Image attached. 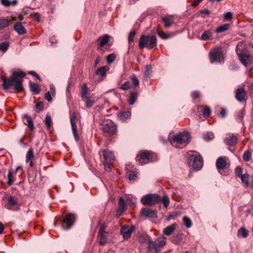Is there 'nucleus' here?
I'll return each mask as SVG.
<instances>
[{"instance_id":"f257e3e1","label":"nucleus","mask_w":253,"mask_h":253,"mask_svg":"<svg viewBox=\"0 0 253 253\" xmlns=\"http://www.w3.org/2000/svg\"><path fill=\"white\" fill-rule=\"evenodd\" d=\"M26 74L22 71L12 72L10 78L6 79L5 77L2 76L1 80L3 82V87L7 89L10 86L13 85L16 92H20L23 90L22 84L23 79Z\"/></svg>"},{"instance_id":"f03ea898","label":"nucleus","mask_w":253,"mask_h":253,"mask_svg":"<svg viewBox=\"0 0 253 253\" xmlns=\"http://www.w3.org/2000/svg\"><path fill=\"white\" fill-rule=\"evenodd\" d=\"M236 51L241 62L245 66L251 64L252 57L248 50L245 48V43L240 42L237 45Z\"/></svg>"},{"instance_id":"7ed1b4c3","label":"nucleus","mask_w":253,"mask_h":253,"mask_svg":"<svg viewBox=\"0 0 253 253\" xmlns=\"http://www.w3.org/2000/svg\"><path fill=\"white\" fill-rule=\"evenodd\" d=\"M190 135L188 133L183 132L174 135L171 141L173 146L181 147L180 145L185 146L189 142Z\"/></svg>"},{"instance_id":"20e7f679","label":"nucleus","mask_w":253,"mask_h":253,"mask_svg":"<svg viewBox=\"0 0 253 253\" xmlns=\"http://www.w3.org/2000/svg\"><path fill=\"white\" fill-rule=\"evenodd\" d=\"M157 39L155 36H142L140 39L139 46L140 48L146 46L149 49H152L157 45Z\"/></svg>"},{"instance_id":"39448f33","label":"nucleus","mask_w":253,"mask_h":253,"mask_svg":"<svg viewBox=\"0 0 253 253\" xmlns=\"http://www.w3.org/2000/svg\"><path fill=\"white\" fill-rule=\"evenodd\" d=\"M188 165L197 170H200L203 166L202 156L198 154H193L188 159Z\"/></svg>"},{"instance_id":"423d86ee","label":"nucleus","mask_w":253,"mask_h":253,"mask_svg":"<svg viewBox=\"0 0 253 253\" xmlns=\"http://www.w3.org/2000/svg\"><path fill=\"white\" fill-rule=\"evenodd\" d=\"M161 201L160 196L157 194H148L143 196L141 202L143 205L152 206Z\"/></svg>"},{"instance_id":"0eeeda50","label":"nucleus","mask_w":253,"mask_h":253,"mask_svg":"<svg viewBox=\"0 0 253 253\" xmlns=\"http://www.w3.org/2000/svg\"><path fill=\"white\" fill-rule=\"evenodd\" d=\"M210 60L211 63H220L223 60V55L220 48H214L211 51Z\"/></svg>"},{"instance_id":"6e6552de","label":"nucleus","mask_w":253,"mask_h":253,"mask_svg":"<svg viewBox=\"0 0 253 253\" xmlns=\"http://www.w3.org/2000/svg\"><path fill=\"white\" fill-rule=\"evenodd\" d=\"M107 226L105 223L100 224L98 232V240L99 244L101 246L104 245L107 242V234L105 231Z\"/></svg>"},{"instance_id":"1a4fd4ad","label":"nucleus","mask_w":253,"mask_h":253,"mask_svg":"<svg viewBox=\"0 0 253 253\" xmlns=\"http://www.w3.org/2000/svg\"><path fill=\"white\" fill-rule=\"evenodd\" d=\"M136 161L141 166L149 163L150 162V153L147 151L142 152L136 156Z\"/></svg>"},{"instance_id":"9d476101","label":"nucleus","mask_w":253,"mask_h":253,"mask_svg":"<svg viewBox=\"0 0 253 253\" xmlns=\"http://www.w3.org/2000/svg\"><path fill=\"white\" fill-rule=\"evenodd\" d=\"M102 129L105 133L112 135L116 131V126L112 122H107L102 125Z\"/></svg>"},{"instance_id":"9b49d317","label":"nucleus","mask_w":253,"mask_h":253,"mask_svg":"<svg viewBox=\"0 0 253 253\" xmlns=\"http://www.w3.org/2000/svg\"><path fill=\"white\" fill-rule=\"evenodd\" d=\"M75 220V215L72 213H70L64 218L62 221V227L65 229H69L74 224Z\"/></svg>"},{"instance_id":"f8f14e48","label":"nucleus","mask_w":253,"mask_h":253,"mask_svg":"<svg viewBox=\"0 0 253 253\" xmlns=\"http://www.w3.org/2000/svg\"><path fill=\"white\" fill-rule=\"evenodd\" d=\"M76 117L75 113H73L70 116V122L72 126V132L74 135V137L75 138V139L76 141H78L79 140V137L78 135L77 132V129H76Z\"/></svg>"},{"instance_id":"ddd939ff","label":"nucleus","mask_w":253,"mask_h":253,"mask_svg":"<svg viewBox=\"0 0 253 253\" xmlns=\"http://www.w3.org/2000/svg\"><path fill=\"white\" fill-rule=\"evenodd\" d=\"M141 214L146 218H154L157 217V211L150 209L143 208L141 210Z\"/></svg>"},{"instance_id":"4468645a","label":"nucleus","mask_w":253,"mask_h":253,"mask_svg":"<svg viewBox=\"0 0 253 253\" xmlns=\"http://www.w3.org/2000/svg\"><path fill=\"white\" fill-rule=\"evenodd\" d=\"M135 229L134 226H131L130 227H124L121 228V232L124 239H128Z\"/></svg>"},{"instance_id":"2eb2a0df","label":"nucleus","mask_w":253,"mask_h":253,"mask_svg":"<svg viewBox=\"0 0 253 253\" xmlns=\"http://www.w3.org/2000/svg\"><path fill=\"white\" fill-rule=\"evenodd\" d=\"M227 162L226 157H219L216 161V167L218 170L224 169L226 168Z\"/></svg>"},{"instance_id":"dca6fc26","label":"nucleus","mask_w":253,"mask_h":253,"mask_svg":"<svg viewBox=\"0 0 253 253\" xmlns=\"http://www.w3.org/2000/svg\"><path fill=\"white\" fill-rule=\"evenodd\" d=\"M237 141V136L233 134H228L226 135L224 142L228 145L233 146L236 144Z\"/></svg>"},{"instance_id":"f3484780","label":"nucleus","mask_w":253,"mask_h":253,"mask_svg":"<svg viewBox=\"0 0 253 253\" xmlns=\"http://www.w3.org/2000/svg\"><path fill=\"white\" fill-rule=\"evenodd\" d=\"M246 95V91L243 88H239L236 91L235 97L238 101L242 102L245 100Z\"/></svg>"},{"instance_id":"a211bd4d","label":"nucleus","mask_w":253,"mask_h":253,"mask_svg":"<svg viewBox=\"0 0 253 253\" xmlns=\"http://www.w3.org/2000/svg\"><path fill=\"white\" fill-rule=\"evenodd\" d=\"M13 29L19 35H23L27 32L26 30L21 22H16L14 25Z\"/></svg>"},{"instance_id":"6ab92c4d","label":"nucleus","mask_w":253,"mask_h":253,"mask_svg":"<svg viewBox=\"0 0 253 253\" xmlns=\"http://www.w3.org/2000/svg\"><path fill=\"white\" fill-rule=\"evenodd\" d=\"M103 155L105 161L113 162L115 161V156L111 151L104 150Z\"/></svg>"},{"instance_id":"aec40b11","label":"nucleus","mask_w":253,"mask_h":253,"mask_svg":"<svg viewBox=\"0 0 253 253\" xmlns=\"http://www.w3.org/2000/svg\"><path fill=\"white\" fill-rule=\"evenodd\" d=\"M166 240V238L164 236L160 237L156 240L157 253L160 251L161 248L165 245Z\"/></svg>"},{"instance_id":"412c9836","label":"nucleus","mask_w":253,"mask_h":253,"mask_svg":"<svg viewBox=\"0 0 253 253\" xmlns=\"http://www.w3.org/2000/svg\"><path fill=\"white\" fill-rule=\"evenodd\" d=\"M34 151L33 149L30 148L26 154V162L27 163H29V165L31 167H32L34 166L33 163L32 161V159L34 158Z\"/></svg>"},{"instance_id":"4be33fe9","label":"nucleus","mask_w":253,"mask_h":253,"mask_svg":"<svg viewBox=\"0 0 253 253\" xmlns=\"http://www.w3.org/2000/svg\"><path fill=\"white\" fill-rule=\"evenodd\" d=\"M18 204L17 199L15 197L10 196L8 199V204L5 206L7 209L11 210L12 207L17 205Z\"/></svg>"},{"instance_id":"5701e85b","label":"nucleus","mask_w":253,"mask_h":253,"mask_svg":"<svg viewBox=\"0 0 253 253\" xmlns=\"http://www.w3.org/2000/svg\"><path fill=\"white\" fill-rule=\"evenodd\" d=\"M23 118L26 120V122H24V124L27 125L31 130H33L34 129V124L31 117L27 114H24Z\"/></svg>"},{"instance_id":"b1692460","label":"nucleus","mask_w":253,"mask_h":253,"mask_svg":"<svg viewBox=\"0 0 253 253\" xmlns=\"http://www.w3.org/2000/svg\"><path fill=\"white\" fill-rule=\"evenodd\" d=\"M176 224L173 223L169 226L166 227L163 230V233L167 236L170 235L175 230Z\"/></svg>"},{"instance_id":"393cba45","label":"nucleus","mask_w":253,"mask_h":253,"mask_svg":"<svg viewBox=\"0 0 253 253\" xmlns=\"http://www.w3.org/2000/svg\"><path fill=\"white\" fill-rule=\"evenodd\" d=\"M249 231L246 229L244 227H241L238 230L237 233V235L239 238H245L249 235Z\"/></svg>"},{"instance_id":"a878e982","label":"nucleus","mask_w":253,"mask_h":253,"mask_svg":"<svg viewBox=\"0 0 253 253\" xmlns=\"http://www.w3.org/2000/svg\"><path fill=\"white\" fill-rule=\"evenodd\" d=\"M212 37V32L210 30L205 31L201 35V39L203 41H207L211 40Z\"/></svg>"},{"instance_id":"bb28decb","label":"nucleus","mask_w":253,"mask_h":253,"mask_svg":"<svg viewBox=\"0 0 253 253\" xmlns=\"http://www.w3.org/2000/svg\"><path fill=\"white\" fill-rule=\"evenodd\" d=\"M138 93L137 91H132L130 92L128 99V103L129 105H133L137 100Z\"/></svg>"},{"instance_id":"cd10ccee","label":"nucleus","mask_w":253,"mask_h":253,"mask_svg":"<svg viewBox=\"0 0 253 253\" xmlns=\"http://www.w3.org/2000/svg\"><path fill=\"white\" fill-rule=\"evenodd\" d=\"M109 69V67L107 66H103L97 70L95 72V73L97 75H99L102 77H105L106 76L107 71H108Z\"/></svg>"},{"instance_id":"c85d7f7f","label":"nucleus","mask_w":253,"mask_h":253,"mask_svg":"<svg viewBox=\"0 0 253 253\" xmlns=\"http://www.w3.org/2000/svg\"><path fill=\"white\" fill-rule=\"evenodd\" d=\"M88 89L87 88V84L86 83H84L83 84L81 89V97L83 98L86 96H88Z\"/></svg>"},{"instance_id":"c756f323","label":"nucleus","mask_w":253,"mask_h":253,"mask_svg":"<svg viewBox=\"0 0 253 253\" xmlns=\"http://www.w3.org/2000/svg\"><path fill=\"white\" fill-rule=\"evenodd\" d=\"M0 1L1 4L6 7H8L10 5L15 6L18 3L17 0H0Z\"/></svg>"},{"instance_id":"7c9ffc66","label":"nucleus","mask_w":253,"mask_h":253,"mask_svg":"<svg viewBox=\"0 0 253 253\" xmlns=\"http://www.w3.org/2000/svg\"><path fill=\"white\" fill-rule=\"evenodd\" d=\"M119 119L122 121H125L127 119L130 118L131 113L130 112H124L120 113L118 115Z\"/></svg>"},{"instance_id":"2f4dec72","label":"nucleus","mask_w":253,"mask_h":253,"mask_svg":"<svg viewBox=\"0 0 253 253\" xmlns=\"http://www.w3.org/2000/svg\"><path fill=\"white\" fill-rule=\"evenodd\" d=\"M10 24L8 20L5 18L0 19V30H2L9 26Z\"/></svg>"},{"instance_id":"473e14b6","label":"nucleus","mask_w":253,"mask_h":253,"mask_svg":"<svg viewBox=\"0 0 253 253\" xmlns=\"http://www.w3.org/2000/svg\"><path fill=\"white\" fill-rule=\"evenodd\" d=\"M119 209L118 213L120 212V214H122L126 208L124 199L122 197L119 199Z\"/></svg>"},{"instance_id":"72a5a7b5","label":"nucleus","mask_w":253,"mask_h":253,"mask_svg":"<svg viewBox=\"0 0 253 253\" xmlns=\"http://www.w3.org/2000/svg\"><path fill=\"white\" fill-rule=\"evenodd\" d=\"M146 239L148 241V248L150 250H152L153 249H155V251L157 252V245L156 241L153 242L150 238V236H146Z\"/></svg>"},{"instance_id":"f704fd0d","label":"nucleus","mask_w":253,"mask_h":253,"mask_svg":"<svg viewBox=\"0 0 253 253\" xmlns=\"http://www.w3.org/2000/svg\"><path fill=\"white\" fill-rule=\"evenodd\" d=\"M30 87L31 91L35 94H37L40 93L39 87L37 84L30 82Z\"/></svg>"},{"instance_id":"c9c22d12","label":"nucleus","mask_w":253,"mask_h":253,"mask_svg":"<svg viewBox=\"0 0 253 253\" xmlns=\"http://www.w3.org/2000/svg\"><path fill=\"white\" fill-rule=\"evenodd\" d=\"M230 27V24L226 23L218 27L215 31L217 33L223 32L227 31Z\"/></svg>"},{"instance_id":"e433bc0d","label":"nucleus","mask_w":253,"mask_h":253,"mask_svg":"<svg viewBox=\"0 0 253 253\" xmlns=\"http://www.w3.org/2000/svg\"><path fill=\"white\" fill-rule=\"evenodd\" d=\"M82 99L85 102L86 107L87 108L92 106L94 103V101L92 100L89 96L83 98Z\"/></svg>"},{"instance_id":"4c0bfd02","label":"nucleus","mask_w":253,"mask_h":253,"mask_svg":"<svg viewBox=\"0 0 253 253\" xmlns=\"http://www.w3.org/2000/svg\"><path fill=\"white\" fill-rule=\"evenodd\" d=\"M109 36L108 35H105L103 36L100 37L98 40L100 41V46L102 47L106 44H107L109 41Z\"/></svg>"},{"instance_id":"58836bf2","label":"nucleus","mask_w":253,"mask_h":253,"mask_svg":"<svg viewBox=\"0 0 253 253\" xmlns=\"http://www.w3.org/2000/svg\"><path fill=\"white\" fill-rule=\"evenodd\" d=\"M249 175L248 174H244L240 176L242 182L245 184L246 187L249 186Z\"/></svg>"},{"instance_id":"ea45409f","label":"nucleus","mask_w":253,"mask_h":253,"mask_svg":"<svg viewBox=\"0 0 253 253\" xmlns=\"http://www.w3.org/2000/svg\"><path fill=\"white\" fill-rule=\"evenodd\" d=\"M44 123L47 128H50L52 125V121L51 116L48 113L46 115Z\"/></svg>"},{"instance_id":"a19ab883","label":"nucleus","mask_w":253,"mask_h":253,"mask_svg":"<svg viewBox=\"0 0 253 253\" xmlns=\"http://www.w3.org/2000/svg\"><path fill=\"white\" fill-rule=\"evenodd\" d=\"M158 34L161 38L163 39H167L171 38L174 35L173 34H167L164 32L159 31H158Z\"/></svg>"},{"instance_id":"79ce46f5","label":"nucleus","mask_w":253,"mask_h":253,"mask_svg":"<svg viewBox=\"0 0 253 253\" xmlns=\"http://www.w3.org/2000/svg\"><path fill=\"white\" fill-rule=\"evenodd\" d=\"M161 201H162L165 208H167L169 204V199L167 195H165L162 199H161Z\"/></svg>"},{"instance_id":"37998d69","label":"nucleus","mask_w":253,"mask_h":253,"mask_svg":"<svg viewBox=\"0 0 253 253\" xmlns=\"http://www.w3.org/2000/svg\"><path fill=\"white\" fill-rule=\"evenodd\" d=\"M162 20L164 23L165 26L167 28H169L172 23L170 18L166 17H163Z\"/></svg>"},{"instance_id":"c03bdc74","label":"nucleus","mask_w":253,"mask_h":253,"mask_svg":"<svg viewBox=\"0 0 253 253\" xmlns=\"http://www.w3.org/2000/svg\"><path fill=\"white\" fill-rule=\"evenodd\" d=\"M9 43L7 42L0 43V50H1L3 52H5L9 47Z\"/></svg>"},{"instance_id":"a18cd8bd","label":"nucleus","mask_w":253,"mask_h":253,"mask_svg":"<svg viewBox=\"0 0 253 253\" xmlns=\"http://www.w3.org/2000/svg\"><path fill=\"white\" fill-rule=\"evenodd\" d=\"M183 221L184 223L185 226L189 228L192 226V222L190 218L188 217L185 216L183 218Z\"/></svg>"},{"instance_id":"49530a36","label":"nucleus","mask_w":253,"mask_h":253,"mask_svg":"<svg viewBox=\"0 0 253 253\" xmlns=\"http://www.w3.org/2000/svg\"><path fill=\"white\" fill-rule=\"evenodd\" d=\"M112 163V162H111L104 161L103 164L106 171L109 172L111 170Z\"/></svg>"},{"instance_id":"de8ad7c7","label":"nucleus","mask_w":253,"mask_h":253,"mask_svg":"<svg viewBox=\"0 0 253 253\" xmlns=\"http://www.w3.org/2000/svg\"><path fill=\"white\" fill-rule=\"evenodd\" d=\"M136 34V32L135 31H131L129 35H128V43L129 44H131V43L133 42V41H134V36Z\"/></svg>"},{"instance_id":"09e8293b","label":"nucleus","mask_w":253,"mask_h":253,"mask_svg":"<svg viewBox=\"0 0 253 253\" xmlns=\"http://www.w3.org/2000/svg\"><path fill=\"white\" fill-rule=\"evenodd\" d=\"M214 137V135L212 132H209L204 136V139L206 141L212 140Z\"/></svg>"},{"instance_id":"8fccbe9b","label":"nucleus","mask_w":253,"mask_h":253,"mask_svg":"<svg viewBox=\"0 0 253 253\" xmlns=\"http://www.w3.org/2000/svg\"><path fill=\"white\" fill-rule=\"evenodd\" d=\"M116 59V55L114 53L110 54L107 56L106 60L108 63L113 62Z\"/></svg>"},{"instance_id":"3c124183","label":"nucleus","mask_w":253,"mask_h":253,"mask_svg":"<svg viewBox=\"0 0 253 253\" xmlns=\"http://www.w3.org/2000/svg\"><path fill=\"white\" fill-rule=\"evenodd\" d=\"M7 178H8L7 184L9 186L11 185L14 182V179L12 178V172L11 170H9L8 171V173L7 175Z\"/></svg>"},{"instance_id":"603ef678","label":"nucleus","mask_w":253,"mask_h":253,"mask_svg":"<svg viewBox=\"0 0 253 253\" xmlns=\"http://www.w3.org/2000/svg\"><path fill=\"white\" fill-rule=\"evenodd\" d=\"M251 158V154L249 151L245 152L243 154V160L245 162H248Z\"/></svg>"},{"instance_id":"864d4df0","label":"nucleus","mask_w":253,"mask_h":253,"mask_svg":"<svg viewBox=\"0 0 253 253\" xmlns=\"http://www.w3.org/2000/svg\"><path fill=\"white\" fill-rule=\"evenodd\" d=\"M43 103L42 101L38 102L36 103L35 107H36V110L37 112H40V111H42L43 110Z\"/></svg>"},{"instance_id":"5fc2aeb1","label":"nucleus","mask_w":253,"mask_h":253,"mask_svg":"<svg viewBox=\"0 0 253 253\" xmlns=\"http://www.w3.org/2000/svg\"><path fill=\"white\" fill-rule=\"evenodd\" d=\"M152 72V67L150 65H146L145 66V75L147 77H149Z\"/></svg>"},{"instance_id":"6e6d98bb","label":"nucleus","mask_w":253,"mask_h":253,"mask_svg":"<svg viewBox=\"0 0 253 253\" xmlns=\"http://www.w3.org/2000/svg\"><path fill=\"white\" fill-rule=\"evenodd\" d=\"M245 115V111L244 109L241 110L238 113L237 117L240 121H242Z\"/></svg>"},{"instance_id":"4d7b16f0","label":"nucleus","mask_w":253,"mask_h":253,"mask_svg":"<svg viewBox=\"0 0 253 253\" xmlns=\"http://www.w3.org/2000/svg\"><path fill=\"white\" fill-rule=\"evenodd\" d=\"M211 110L210 108L207 106H205L203 109V114L205 117H209L211 114Z\"/></svg>"},{"instance_id":"13d9d810","label":"nucleus","mask_w":253,"mask_h":253,"mask_svg":"<svg viewBox=\"0 0 253 253\" xmlns=\"http://www.w3.org/2000/svg\"><path fill=\"white\" fill-rule=\"evenodd\" d=\"M131 87L130 82H126L124 83L121 86V88L123 90H126Z\"/></svg>"},{"instance_id":"bf43d9fd","label":"nucleus","mask_w":253,"mask_h":253,"mask_svg":"<svg viewBox=\"0 0 253 253\" xmlns=\"http://www.w3.org/2000/svg\"><path fill=\"white\" fill-rule=\"evenodd\" d=\"M128 178L130 180H135L137 178V174L134 171H132L128 174Z\"/></svg>"},{"instance_id":"052dcab7","label":"nucleus","mask_w":253,"mask_h":253,"mask_svg":"<svg viewBox=\"0 0 253 253\" xmlns=\"http://www.w3.org/2000/svg\"><path fill=\"white\" fill-rule=\"evenodd\" d=\"M131 81L133 83V84L134 86H138L139 84V81L138 79V78L135 76H133L131 77Z\"/></svg>"},{"instance_id":"680f3d73","label":"nucleus","mask_w":253,"mask_h":253,"mask_svg":"<svg viewBox=\"0 0 253 253\" xmlns=\"http://www.w3.org/2000/svg\"><path fill=\"white\" fill-rule=\"evenodd\" d=\"M233 13L231 12H227L224 15V18L226 20H230L232 19Z\"/></svg>"},{"instance_id":"e2e57ef3","label":"nucleus","mask_w":253,"mask_h":253,"mask_svg":"<svg viewBox=\"0 0 253 253\" xmlns=\"http://www.w3.org/2000/svg\"><path fill=\"white\" fill-rule=\"evenodd\" d=\"M243 170L242 169L238 167L235 169V173L237 176L240 177L242 174Z\"/></svg>"},{"instance_id":"0e129e2a","label":"nucleus","mask_w":253,"mask_h":253,"mask_svg":"<svg viewBox=\"0 0 253 253\" xmlns=\"http://www.w3.org/2000/svg\"><path fill=\"white\" fill-rule=\"evenodd\" d=\"M44 97L48 102H50L52 100L51 96V93L49 91L46 92L45 94Z\"/></svg>"},{"instance_id":"69168bd1","label":"nucleus","mask_w":253,"mask_h":253,"mask_svg":"<svg viewBox=\"0 0 253 253\" xmlns=\"http://www.w3.org/2000/svg\"><path fill=\"white\" fill-rule=\"evenodd\" d=\"M192 95L194 99H197L200 97V93L198 91H194L192 92Z\"/></svg>"},{"instance_id":"338daca9","label":"nucleus","mask_w":253,"mask_h":253,"mask_svg":"<svg viewBox=\"0 0 253 253\" xmlns=\"http://www.w3.org/2000/svg\"><path fill=\"white\" fill-rule=\"evenodd\" d=\"M50 93H51L52 95H54L55 94V89L53 84H51L50 85Z\"/></svg>"},{"instance_id":"774afa93","label":"nucleus","mask_w":253,"mask_h":253,"mask_svg":"<svg viewBox=\"0 0 253 253\" xmlns=\"http://www.w3.org/2000/svg\"><path fill=\"white\" fill-rule=\"evenodd\" d=\"M31 16H34L36 18L38 21H40V15L38 13H34L33 14H31Z\"/></svg>"}]
</instances>
